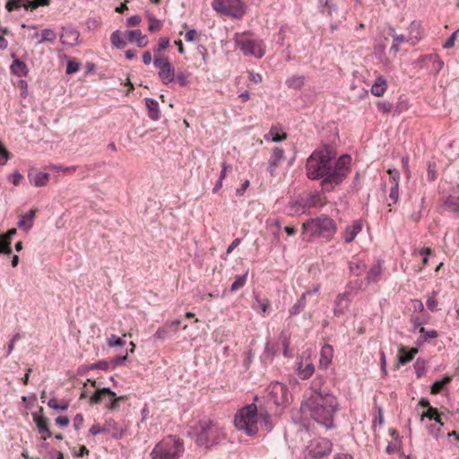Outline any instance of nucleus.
<instances>
[{
  "label": "nucleus",
  "instance_id": "f257e3e1",
  "mask_svg": "<svg viewBox=\"0 0 459 459\" xmlns=\"http://www.w3.org/2000/svg\"><path fill=\"white\" fill-rule=\"evenodd\" d=\"M336 152L330 145L317 149L307 158L306 169L310 179L323 178L321 185L324 191H331L341 184L349 174L351 157L342 155L332 166Z\"/></svg>",
  "mask_w": 459,
  "mask_h": 459
},
{
  "label": "nucleus",
  "instance_id": "f03ea898",
  "mask_svg": "<svg viewBox=\"0 0 459 459\" xmlns=\"http://www.w3.org/2000/svg\"><path fill=\"white\" fill-rule=\"evenodd\" d=\"M301 408L310 417L326 429L334 428V415L339 409L337 398L331 393L310 394L303 402Z\"/></svg>",
  "mask_w": 459,
  "mask_h": 459
},
{
  "label": "nucleus",
  "instance_id": "7ed1b4c3",
  "mask_svg": "<svg viewBox=\"0 0 459 459\" xmlns=\"http://www.w3.org/2000/svg\"><path fill=\"white\" fill-rule=\"evenodd\" d=\"M270 415L266 412L258 411L255 403L247 404L239 409L234 417L236 429L248 437L255 436L259 429L264 424L267 431L271 430L269 425Z\"/></svg>",
  "mask_w": 459,
  "mask_h": 459
},
{
  "label": "nucleus",
  "instance_id": "20e7f679",
  "mask_svg": "<svg viewBox=\"0 0 459 459\" xmlns=\"http://www.w3.org/2000/svg\"><path fill=\"white\" fill-rule=\"evenodd\" d=\"M301 235L304 239L311 241L313 238H321L326 241L331 240L337 231L335 221L327 215H321L307 220L302 224Z\"/></svg>",
  "mask_w": 459,
  "mask_h": 459
},
{
  "label": "nucleus",
  "instance_id": "39448f33",
  "mask_svg": "<svg viewBox=\"0 0 459 459\" xmlns=\"http://www.w3.org/2000/svg\"><path fill=\"white\" fill-rule=\"evenodd\" d=\"M226 438L224 429L211 420H200L196 434V444L210 448Z\"/></svg>",
  "mask_w": 459,
  "mask_h": 459
},
{
  "label": "nucleus",
  "instance_id": "423d86ee",
  "mask_svg": "<svg viewBox=\"0 0 459 459\" xmlns=\"http://www.w3.org/2000/svg\"><path fill=\"white\" fill-rule=\"evenodd\" d=\"M183 452V442L178 437L169 436L154 446L151 455L152 459H178Z\"/></svg>",
  "mask_w": 459,
  "mask_h": 459
},
{
  "label": "nucleus",
  "instance_id": "0eeeda50",
  "mask_svg": "<svg viewBox=\"0 0 459 459\" xmlns=\"http://www.w3.org/2000/svg\"><path fill=\"white\" fill-rule=\"evenodd\" d=\"M333 443L325 437L311 440L304 450V459H321L331 454Z\"/></svg>",
  "mask_w": 459,
  "mask_h": 459
},
{
  "label": "nucleus",
  "instance_id": "6e6552de",
  "mask_svg": "<svg viewBox=\"0 0 459 459\" xmlns=\"http://www.w3.org/2000/svg\"><path fill=\"white\" fill-rule=\"evenodd\" d=\"M125 401L124 396H117L109 388H97L90 397L91 404L106 403L108 410L114 411L119 408L120 402Z\"/></svg>",
  "mask_w": 459,
  "mask_h": 459
},
{
  "label": "nucleus",
  "instance_id": "1a4fd4ad",
  "mask_svg": "<svg viewBox=\"0 0 459 459\" xmlns=\"http://www.w3.org/2000/svg\"><path fill=\"white\" fill-rule=\"evenodd\" d=\"M212 7L218 13L238 19L241 18L245 13L241 0H213Z\"/></svg>",
  "mask_w": 459,
  "mask_h": 459
},
{
  "label": "nucleus",
  "instance_id": "9d476101",
  "mask_svg": "<svg viewBox=\"0 0 459 459\" xmlns=\"http://www.w3.org/2000/svg\"><path fill=\"white\" fill-rule=\"evenodd\" d=\"M153 65L159 69L158 76L164 84H169L175 80V68L167 57L155 56Z\"/></svg>",
  "mask_w": 459,
  "mask_h": 459
},
{
  "label": "nucleus",
  "instance_id": "9b49d317",
  "mask_svg": "<svg viewBox=\"0 0 459 459\" xmlns=\"http://www.w3.org/2000/svg\"><path fill=\"white\" fill-rule=\"evenodd\" d=\"M236 44L246 56H253L261 58L264 55V49L261 40L241 39H237Z\"/></svg>",
  "mask_w": 459,
  "mask_h": 459
},
{
  "label": "nucleus",
  "instance_id": "f8f14e48",
  "mask_svg": "<svg viewBox=\"0 0 459 459\" xmlns=\"http://www.w3.org/2000/svg\"><path fill=\"white\" fill-rule=\"evenodd\" d=\"M270 399L276 404L281 405L289 401V389L288 387L278 381L272 382L267 388Z\"/></svg>",
  "mask_w": 459,
  "mask_h": 459
},
{
  "label": "nucleus",
  "instance_id": "ddd939ff",
  "mask_svg": "<svg viewBox=\"0 0 459 459\" xmlns=\"http://www.w3.org/2000/svg\"><path fill=\"white\" fill-rule=\"evenodd\" d=\"M314 372H315V366L310 359H306L305 360L303 359H299V361L297 362V374L300 379H302V380L308 379L310 377H312Z\"/></svg>",
  "mask_w": 459,
  "mask_h": 459
},
{
  "label": "nucleus",
  "instance_id": "4468645a",
  "mask_svg": "<svg viewBox=\"0 0 459 459\" xmlns=\"http://www.w3.org/2000/svg\"><path fill=\"white\" fill-rule=\"evenodd\" d=\"M387 173L390 176V191H389V197L394 200L397 201L399 197V179H400V172L396 169H389L387 170Z\"/></svg>",
  "mask_w": 459,
  "mask_h": 459
},
{
  "label": "nucleus",
  "instance_id": "2eb2a0df",
  "mask_svg": "<svg viewBox=\"0 0 459 459\" xmlns=\"http://www.w3.org/2000/svg\"><path fill=\"white\" fill-rule=\"evenodd\" d=\"M28 178L35 186H45L49 179V174L47 172L39 171L36 169H30L28 172Z\"/></svg>",
  "mask_w": 459,
  "mask_h": 459
},
{
  "label": "nucleus",
  "instance_id": "dca6fc26",
  "mask_svg": "<svg viewBox=\"0 0 459 459\" xmlns=\"http://www.w3.org/2000/svg\"><path fill=\"white\" fill-rule=\"evenodd\" d=\"M79 36L80 34L75 29L63 28L62 33L60 35V40L63 45L72 47L77 44Z\"/></svg>",
  "mask_w": 459,
  "mask_h": 459
},
{
  "label": "nucleus",
  "instance_id": "f3484780",
  "mask_svg": "<svg viewBox=\"0 0 459 459\" xmlns=\"http://www.w3.org/2000/svg\"><path fill=\"white\" fill-rule=\"evenodd\" d=\"M362 221L360 220L355 221L351 225L348 226L342 233V238L345 243H351L362 230Z\"/></svg>",
  "mask_w": 459,
  "mask_h": 459
},
{
  "label": "nucleus",
  "instance_id": "a211bd4d",
  "mask_svg": "<svg viewBox=\"0 0 459 459\" xmlns=\"http://www.w3.org/2000/svg\"><path fill=\"white\" fill-rule=\"evenodd\" d=\"M421 36L422 30L420 22H411L409 27V36L407 38V42H409L411 46H415L421 39Z\"/></svg>",
  "mask_w": 459,
  "mask_h": 459
},
{
  "label": "nucleus",
  "instance_id": "6ab92c4d",
  "mask_svg": "<svg viewBox=\"0 0 459 459\" xmlns=\"http://www.w3.org/2000/svg\"><path fill=\"white\" fill-rule=\"evenodd\" d=\"M333 357V349L329 344H325L320 352L319 367L323 369H326L332 363Z\"/></svg>",
  "mask_w": 459,
  "mask_h": 459
},
{
  "label": "nucleus",
  "instance_id": "aec40b11",
  "mask_svg": "<svg viewBox=\"0 0 459 459\" xmlns=\"http://www.w3.org/2000/svg\"><path fill=\"white\" fill-rule=\"evenodd\" d=\"M284 160V151L280 147H275L273 150V154L269 160V172L271 175H273L275 169H277L279 163Z\"/></svg>",
  "mask_w": 459,
  "mask_h": 459
},
{
  "label": "nucleus",
  "instance_id": "412c9836",
  "mask_svg": "<svg viewBox=\"0 0 459 459\" xmlns=\"http://www.w3.org/2000/svg\"><path fill=\"white\" fill-rule=\"evenodd\" d=\"M126 37L129 41L135 40L139 48L146 47L149 42L147 36L143 35L140 30H127Z\"/></svg>",
  "mask_w": 459,
  "mask_h": 459
},
{
  "label": "nucleus",
  "instance_id": "4be33fe9",
  "mask_svg": "<svg viewBox=\"0 0 459 459\" xmlns=\"http://www.w3.org/2000/svg\"><path fill=\"white\" fill-rule=\"evenodd\" d=\"M33 420L37 425L39 432L40 434H46V436L42 437L43 440H46L48 437L52 436V432L48 429V420L43 416H33Z\"/></svg>",
  "mask_w": 459,
  "mask_h": 459
},
{
  "label": "nucleus",
  "instance_id": "5701e85b",
  "mask_svg": "<svg viewBox=\"0 0 459 459\" xmlns=\"http://www.w3.org/2000/svg\"><path fill=\"white\" fill-rule=\"evenodd\" d=\"M145 104L148 108L149 117L153 121L158 120L160 118L159 103L154 99L146 98Z\"/></svg>",
  "mask_w": 459,
  "mask_h": 459
},
{
  "label": "nucleus",
  "instance_id": "b1692460",
  "mask_svg": "<svg viewBox=\"0 0 459 459\" xmlns=\"http://www.w3.org/2000/svg\"><path fill=\"white\" fill-rule=\"evenodd\" d=\"M334 315L339 316L344 313V310L348 307L349 299L346 293L339 294L335 299Z\"/></svg>",
  "mask_w": 459,
  "mask_h": 459
},
{
  "label": "nucleus",
  "instance_id": "393cba45",
  "mask_svg": "<svg viewBox=\"0 0 459 459\" xmlns=\"http://www.w3.org/2000/svg\"><path fill=\"white\" fill-rule=\"evenodd\" d=\"M386 86V80L383 76H379L376 79L371 87V93L377 97H381L385 92Z\"/></svg>",
  "mask_w": 459,
  "mask_h": 459
},
{
  "label": "nucleus",
  "instance_id": "a878e982",
  "mask_svg": "<svg viewBox=\"0 0 459 459\" xmlns=\"http://www.w3.org/2000/svg\"><path fill=\"white\" fill-rule=\"evenodd\" d=\"M11 71L13 74L19 77H25L29 73L26 64L19 59H14L11 65Z\"/></svg>",
  "mask_w": 459,
  "mask_h": 459
},
{
  "label": "nucleus",
  "instance_id": "bb28decb",
  "mask_svg": "<svg viewBox=\"0 0 459 459\" xmlns=\"http://www.w3.org/2000/svg\"><path fill=\"white\" fill-rule=\"evenodd\" d=\"M36 212L37 210L32 209L25 213L18 222L19 228L24 229L25 230L31 229L36 216Z\"/></svg>",
  "mask_w": 459,
  "mask_h": 459
},
{
  "label": "nucleus",
  "instance_id": "cd10ccee",
  "mask_svg": "<svg viewBox=\"0 0 459 459\" xmlns=\"http://www.w3.org/2000/svg\"><path fill=\"white\" fill-rule=\"evenodd\" d=\"M418 352V349L411 348L407 351L405 347H401L399 350V362L403 365L411 361Z\"/></svg>",
  "mask_w": 459,
  "mask_h": 459
},
{
  "label": "nucleus",
  "instance_id": "c85d7f7f",
  "mask_svg": "<svg viewBox=\"0 0 459 459\" xmlns=\"http://www.w3.org/2000/svg\"><path fill=\"white\" fill-rule=\"evenodd\" d=\"M309 294H310L309 291H306L301 295V297L297 301V303L290 307V315H297L301 310L304 309V307H306V304H307V296Z\"/></svg>",
  "mask_w": 459,
  "mask_h": 459
},
{
  "label": "nucleus",
  "instance_id": "c756f323",
  "mask_svg": "<svg viewBox=\"0 0 459 459\" xmlns=\"http://www.w3.org/2000/svg\"><path fill=\"white\" fill-rule=\"evenodd\" d=\"M305 77L302 75H293L286 80V85L290 89L299 90L304 85Z\"/></svg>",
  "mask_w": 459,
  "mask_h": 459
},
{
  "label": "nucleus",
  "instance_id": "7c9ffc66",
  "mask_svg": "<svg viewBox=\"0 0 459 459\" xmlns=\"http://www.w3.org/2000/svg\"><path fill=\"white\" fill-rule=\"evenodd\" d=\"M382 273V264L380 262L374 264L368 273L367 279L368 281H377Z\"/></svg>",
  "mask_w": 459,
  "mask_h": 459
},
{
  "label": "nucleus",
  "instance_id": "2f4dec72",
  "mask_svg": "<svg viewBox=\"0 0 459 459\" xmlns=\"http://www.w3.org/2000/svg\"><path fill=\"white\" fill-rule=\"evenodd\" d=\"M110 41L114 48H124L126 45V41L123 39L122 32L120 30H115L110 36Z\"/></svg>",
  "mask_w": 459,
  "mask_h": 459
},
{
  "label": "nucleus",
  "instance_id": "473e14b6",
  "mask_svg": "<svg viewBox=\"0 0 459 459\" xmlns=\"http://www.w3.org/2000/svg\"><path fill=\"white\" fill-rule=\"evenodd\" d=\"M452 381V377L446 376L440 380L436 381L431 386V394H437L441 393L444 387Z\"/></svg>",
  "mask_w": 459,
  "mask_h": 459
},
{
  "label": "nucleus",
  "instance_id": "72a5a7b5",
  "mask_svg": "<svg viewBox=\"0 0 459 459\" xmlns=\"http://www.w3.org/2000/svg\"><path fill=\"white\" fill-rule=\"evenodd\" d=\"M365 268V264L358 258H354L350 262L351 273L356 276L360 275L364 272Z\"/></svg>",
  "mask_w": 459,
  "mask_h": 459
},
{
  "label": "nucleus",
  "instance_id": "f704fd0d",
  "mask_svg": "<svg viewBox=\"0 0 459 459\" xmlns=\"http://www.w3.org/2000/svg\"><path fill=\"white\" fill-rule=\"evenodd\" d=\"M325 384V380L323 377H316L311 382V394H316L317 393H330L327 389H323V385Z\"/></svg>",
  "mask_w": 459,
  "mask_h": 459
},
{
  "label": "nucleus",
  "instance_id": "c9c22d12",
  "mask_svg": "<svg viewBox=\"0 0 459 459\" xmlns=\"http://www.w3.org/2000/svg\"><path fill=\"white\" fill-rule=\"evenodd\" d=\"M48 405L55 410L65 411L69 407V403L66 400L58 401L56 398H51Z\"/></svg>",
  "mask_w": 459,
  "mask_h": 459
},
{
  "label": "nucleus",
  "instance_id": "e433bc0d",
  "mask_svg": "<svg viewBox=\"0 0 459 459\" xmlns=\"http://www.w3.org/2000/svg\"><path fill=\"white\" fill-rule=\"evenodd\" d=\"M247 275V273H245L243 275H237L233 283L231 284L230 290L235 292L241 289L246 283Z\"/></svg>",
  "mask_w": 459,
  "mask_h": 459
},
{
  "label": "nucleus",
  "instance_id": "4c0bfd02",
  "mask_svg": "<svg viewBox=\"0 0 459 459\" xmlns=\"http://www.w3.org/2000/svg\"><path fill=\"white\" fill-rule=\"evenodd\" d=\"M56 33L53 30L50 29H44L41 31V39L39 41V44H41L43 42H55L56 40Z\"/></svg>",
  "mask_w": 459,
  "mask_h": 459
},
{
  "label": "nucleus",
  "instance_id": "58836bf2",
  "mask_svg": "<svg viewBox=\"0 0 459 459\" xmlns=\"http://www.w3.org/2000/svg\"><path fill=\"white\" fill-rule=\"evenodd\" d=\"M49 3H50V0H31V1L28 0L27 4H24V8L26 10H28V9L34 10L39 6H48V5H49Z\"/></svg>",
  "mask_w": 459,
  "mask_h": 459
},
{
  "label": "nucleus",
  "instance_id": "ea45409f",
  "mask_svg": "<svg viewBox=\"0 0 459 459\" xmlns=\"http://www.w3.org/2000/svg\"><path fill=\"white\" fill-rule=\"evenodd\" d=\"M27 1L28 0H8L5 4V8L9 12H13L14 10L21 8L22 6L24 7V4H27Z\"/></svg>",
  "mask_w": 459,
  "mask_h": 459
},
{
  "label": "nucleus",
  "instance_id": "a19ab883",
  "mask_svg": "<svg viewBox=\"0 0 459 459\" xmlns=\"http://www.w3.org/2000/svg\"><path fill=\"white\" fill-rule=\"evenodd\" d=\"M437 178V164L434 161H429L427 170V180L429 182Z\"/></svg>",
  "mask_w": 459,
  "mask_h": 459
},
{
  "label": "nucleus",
  "instance_id": "79ce46f5",
  "mask_svg": "<svg viewBox=\"0 0 459 459\" xmlns=\"http://www.w3.org/2000/svg\"><path fill=\"white\" fill-rule=\"evenodd\" d=\"M11 241L0 235V253L11 255Z\"/></svg>",
  "mask_w": 459,
  "mask_h": 459
},
{
  "label": "nucleus",
  "instance_id": "37998d69",
  "mask_svg": "<svg viewBox=\"0 0 459 459\" xmlns=\"http://www.w3.org/2000/svg\"><path fill=\"white\" fill-rule=\"evenodd\" d=\"M269 135L272 136V141L275 143L281 142L287 138V134L285 133L280 134L278 128L275 126L271 127Z\"/></svg>",
  "mask_w": 459,
  "mask_h": 459
},
{
  "label": "nucleus",
  "instance_id": "c03bdc74",
  "mask_svg": "<svg viewBox=\"0 0 459 459\" xmlns=\"http://www.w3.org/2000/svg\"><path fill=\"white\" fill-rule=\"evenodd\" d=\"M88 383L91 384V387H96L95 380L87 379L86 383H84V385L82 386L80 399H86V398H88V397L90 398L91 396V395H90L91 391L88 389Z\"/></svg>",
  "mask_w": 459,
  "mask_h": 459
},
{
  "label": "nucleus",
  "instance_id": "a18cd8bd",
  "mask_svg": "<svg viewBox=\"0 0 459 459\" xmlns=\"http://www.w3.org/2000/svg\"><path fill=\"white\" fill-rule=\"evenodd\" d=\"M188 77L189 74L186 72H178L177 74H175V79L181 87H185L188 84Z\"/></svg>",
  "mask_w": 459,
  "mask_h": 459
},
{
  "label": "nucleus",
  "instance_id": "49530a36",
  "mask_svg": "<svg viewBox=\"0 0 459 459\" xmlns=\"http://www.w3.org/2000/svg\"><path fill=\"white\" fill-rule=\"evenodd\" d=\"M107 343L109 347H115V346H123L125 344V341L120 338V337H117V335L115 334H111L108 339H107Z\"/></svg>",
  "mask_w": 459,
  "mask_h": 459
},
{
  "label": "nucleus",
  "instance_id": "de8ad7c7",
  "mask_svg": "<svg viewBox=\"0 0 459 459\" xmlns=\"http://www.w3.org/2000/svg\"><path fill=\"white\" fill-rule=\"evenodd\" d=\"M169 45V39L168 38H160L157 47L153 48L154 52H161L166 49Z\"/></svg>",
  "mask_w": 459,
  "mask_h": 459
},
{
  "label": "nucleus",
  "instance_id": "09e8293b",
  "mask_svg": "<svg viewBox=\"0 0 459 459\" xmlns=\"http://www.w3.org/2000/svg\"><path fill=\"white\" fill-rule=\"evenodd\" d=\"M426 306H427L428 309L432 312L438 310V307H437L438 302L435 299L434 296L428 297L427 301H426Z\"/></svg>",
  "mask_w": 459,
  "mask_h": 459
},
{
  "label": "nucleus",
  "instance_id": "8fccbe9b",
  "mask_svg": "<svg viewBox=\"0 0 459 459\" xmlns=\"http://www.w3.org/2000/svg\"><path fill=\"white\" fill-rule=\"evenodd\" d=\"M420 333L423 335L425 340L437 337V332L436 330L428 331L423 326L420 328Z\"/></svg>",
  "mask_w": 459,
  "mask_h": 459
},
{
  "label": "nucleus",
  "instance_id": "3c124183",
  "mask_svg": "<svg viewBox=\"0 0 459 459\" xmlns=\"http://www.w3.org/2000/svg\"><path fill=\"white\" fill-rule=\"evenodd\" d=\"M167 325L158 328L154 333V337L160 340H164L168 336Z\"/></svg>",
  "mask_w": 459,
  "mask_h": 459
},
{
  "label": "nucleus",
  "instance_id": "603ef678",
  "mask_svg": "<svg viewBox=\"0 0 459 459\" xmlns=\"http://www.w3.org/2000/svg\"><path fill=\"white\" fill-rule=\"evenodd\" d=\"M79 69H80L79 63H77L75 61H68L67 65H66V74H74V73L79 71Z\"/></svg>",
  "mask_w": 459,
  "mask_h": 459
},
{
  "label": "nucleus",
  "instance_id": "864d4df0",
  "mask_svg": "<svg viewBox=\"0 0 459 459\" xmlns=\"http://www.w3.org/2000/svg\"><path fill=\"white\" fill-rule=\"evenodd\" d=\"M101 432H109V429L107 427H100L98 424H94L90 429V433L93 436H96Z\"/></svg>",
  "mask_w": 459,
  "mask_h": 459
},
{
  "label": "nucleus",
  "instance_id": "5fc2aeb1",
  "mask_svg": "<svg viewBox=\"0 0 459 459\" xmlns=\"http://www.w3.org/2000/svg\"><path fill=\"white\" fill-rule=\"evenodd\" d=\"M437 409L429 407L426 411H424L421 415V418H428L429 420H433L434 417H437Z\"/></svg>",
  "mask_w": 459,
  "mask_h": 459
},
{
  "label": "nucleus",
  "instance_id": "6e6d98bb",
  "mask_svg": "<svg viewBox=\"0 0 459 459\" xmlns=\"http://www.w3.org/2000/svg\"><path fill=\"white\" fill-rule=\"evenodd\" d=\"M200 36V34L195 30H189L186 32L184 38L186 41H194L197 39V38Z\"/></svg>",
  "mask_w": 459,
  "mask_h": 459
},
{
  "label": "nucleus",
  "instance_id": "4d7b16f0",
  "mask_svg": "<svg viewBox=\"0 0 459 459\" xmlns=\"http://www.w3.org/2000/svg\"><path fill=\"white\" fill-rule=\"evenodd\" d=\"M377 108L380 111L387 113L392 110L393 105L388 101H379L377 102Z\"/></svg>",
  "mask_w": 459,
  "mask_h": 459
},
{
  "label": "nucleus",
  "instance_id": "13d9d810",
  "mask_svg": "<svg viewBox=\"0 0 459 459\" xmlns=\"http://www.w3.org/2000/svg\"><path fill=\"white\" fill-rule=\"evenodd\" d=\"M402 165H403V172H404L406 178L409 179L411 177V170L409 168V157L408 156H404L402 158Z\"/></svg>",
  "mask_w": 459,
  "mask_h": 459
},
{
  "label": "nucleus",
  "instance_id": "bf43d9fd",
  "mask_svg": "<svg viewBox=\"0 0 459 459\" xmlns=\"http://www.w3.org/2000/svg\"><path fill=\"white\" fill-rule=\"evenodd\" d=\"M149 20L151 22V24L149 25V30L150 31L159 30L160 28V21L155 19V18H153V17H150Z\"/></svg>",
  "mask_w": 459,
  "mask_h": 459
},
{
  "label": "nucleus",
  "instance_id": "052dcab7",
  "mask_svg": "<svg viewBox=\"0 0 459 459\" xmlns=\"http://www.w3.org/2000/svg\"><path fill=\"white\" fill-rule=\"evenodd\" d=\"M458 31L459 30H455V32L452 33V35L447 39V40L444 44V46H443L444 48H451L452 47H454L455 40Z\"/></svg>",
  "mask_w": 459,
  "mask_h": 459
},
{
  "label": "nucleus",
  "instance_id": "680f3d73",
  "mask_svg": "<svg viewBox=\"0 0 459 459\" xmlns=\"http://www.w3.org/2000/svg\"><path fill=\"white\" fill-rule=\"evenodd\" d=\"M432 251L429 247L422 248L420 251V255L422 256V264L426 265L428 264V256L431 255Z\"/></svg>",
  "mask_w": 459,
  "mask_h": 459
},
{
  "label": "nucleus",
  "instance_id": "e2e57ef3",
  "mask_svg": "<svg viewBox=\"0 0 459 459\" xmlns=\"http://www.w3.org/2000/svg\"><path fill=\"white\" fill-rule=\"evenodd\" d=\"M69 422L70 420L66 416H59L56 419V423L62 428L67 427Z\"/></svg>",
  "mask_w": 459,
  "mask_h": 459
},
{
  "label": "nucleus",
  "instance_id": "0e129e2a",
  "mask_svg": "<svg viewBox=\"0 0 459 459\" xmlns=\"http://www.w3.org/2000/svg\"><path fill=\"white\" fill-rule=\"evenodd\" d=\"M445 204L447 211L459 213V203H445Z\"/></svg>",
  "mask_w": 459,
  "mask_h": 459
},
{
  "label": "nucleus",
  "instance_id": "69168bd1",
  "mask_svg": "<svg viewBox=\"0 0 459 459\" xmlns=\"http://www.w3.org/2000/svg\"><path fill=\"white\" fill-rule=\"evenodd\" d=\"M82 423H83V416H82V414H81V413L76 414L74 419V427L76 429H79L82 427Z\"/></svg>",
  "mask_w": 459,
  "mask_h": 459
},
{
  "label": "nucleus",
  "instance_id": "338daca9",
  "mask_svg": "<svg viewBox=\"0 0 459 459\" xmlns=\"http://www.w3.org/2000/svg\"><path fill=\"white\" fill-rule=\"evenodd\" d=\"M141 17L139 15H133L127 19V23L130 26H137L141 22Z\"/></svg>",
  "mask_w": 459,
  "mask_h": 459
},
{
  "label": "nucleus",
  "instance_id": "774afa93",
  "mask_svg": "<svg viewBox=\"0 0 459 459\" xmlns=\"http://www.w3.org/2000/svg\"><path fill=\"white\" fill-rule=\"evenodd\" d=\"M249 186V181L248 180H245L240 187H238L237 190H236V194L238 196H241L245 191L247 189V187Z\"/></svg>",
  "mask_w": 459,
  "mask_h": 459
}]
</instances>
